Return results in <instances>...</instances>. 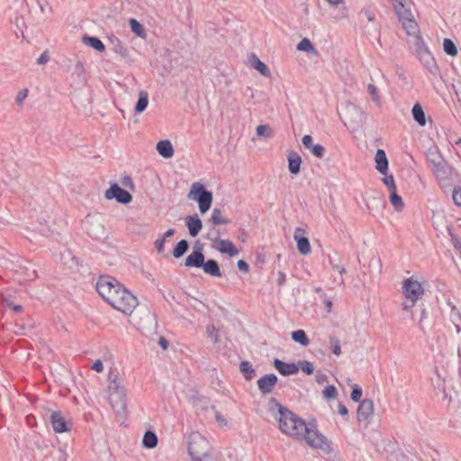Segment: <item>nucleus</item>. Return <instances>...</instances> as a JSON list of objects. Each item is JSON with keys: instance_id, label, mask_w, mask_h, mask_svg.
Wrapping results in <instances>:
<instances>
[{"instance_id": "603ef678", "label": "nucleus", "mask_w": 461, "mask_h": 461, "mask_svg": "<svg viewBox=\"0 0 461 461\" xmlns=\"http://www.w3.org/2000/svg\"><path fill=\"white\" fill-rule=\"evenodd\" d=\"M323 395L327 399L335 398L337 396V390L335 386L329 385L323 390Z\"/></svg>"}, {"instance_id": "f03ea898", "label": "nucleus", "mask_w": 461, "mask_h": 461, "mask_svg": "<svg viewBox=\"0 0 461 461\" xmlns=\"http://www.w3.org/2000/svg\"><path fill=\"white\" fill-rule=\"evenodd\" d=\"M209 440L198 431H193L188 437V454L191 461H213Z\"/></svg>"}, {"instance_id": "f8f14e48", "label": "nucleus", "mask_w": 461, "mask_h": 461, "mask_svg": "<svg viewBox=\"0 0 461 461\" xmlns=\"http://www.w3.org/2000/svg\"><path fill=\"white\" fill-rule=\"evenodd\" d=\"M208 239L212 242L218 244L215 249L222 254H227L230 257H235L239 254V249L235 245L229 240H221L219 237L212 238L208 235Z\"/></svg>"}, {"instance_id": "f3484780", "label": "nucleus", "mask_w": 461, "mask_h": 461, "mask_svg": "<svg viewBox=\"0 0 461 461\" xmlns=\"http://www.w3.org/2000/svg\"><path fill=\"white\" fill-rule=\"evenodd\" d=\"M185 225L190 236L196 237L203 228V222L198 215H190L185 218Z\"/></svg>"}, {"instance_id": "6e6d98bb", "label": "nucleus", "mask_w": 461, "mask_h": 461, "mask_svg": "<svg viewBox=\"0 0 461 461\" xmlns=\"http://www.w3.org/2000/svg\"><path fill=\"white\" fill-rule=\"evenodd\" d=\"M417 50L419 55H426L430 54L428 48L424 46V43L421 41L420 37L417 38Z\"/></svg>"}, {"instance_id": "6e6552de", "label": "nucleus", "mask_w": 461, "mask_h": 461, "mask_svg": "<svg viewBox=\"0 0 461 461\" xmlns=\"http://www.w3.org/2000/svg\"><path fill=\"white\" fill-rule=\"evenodd\" d=\"M402 293L407 300L418 301L424 294L422 285L413 277L405 279L402 283Z\"/></svg>"}, {"instance_id": "aec40b11", "label": "nucleus", "mask_w": 461, "mask_h": 461, "mask_svg": "<svg viewBox=\"0 0 461 461\" xmlns=\"http://www.w3.org/2000/svg\"><path fill=\"white\" fill-rule=\"evenodd\" d=\"M375 168L378 172L383 175H385L388 171V160L386 158V154L383 149H377L375 156Z\"/></svg>"}, {"instance_id": "4468645a", "label": "nucleus", "mask_w": 461, "mask_h": 461, "mask_svg": "<svg viewBox=\"0 0 461 461\" xmlns=\"http://www.w3.org/2000/svg\"><path fill=\"white\" fill-rule=\"evenodd\" d=\"M50 420L55 432L62 433L70 430L71 424L66 421L59 411H52Z\"/></svg>"}, {"instance_id": "5701e85b", "label": "nucleus", "mask_w": 461, "mask_h": 461, "mask_svg": "<svg viewBox=\"0 0 461 461\" xmlns=\"http://www.w3.org/2000/svg\"><path fill=\"white\" fill-rule=\"evenodd\" d=\"M156 148L158 154L165 158H170L174 155L173 146L168 140H159Z\"/></svg>"}, {"instance_id": "c756f323", "label": "nucleus", "mask_w": 461, "mask_h": 461, "mask_svg": "<svg viewBox=\"0 0 461 461\" xmlns=\"http://www.w3.org/2000/svg\"><path fill=\"white\" fill-rule=\"evenodd\" d=\"M240 370L247 381H250L255 376V369L252 364L249 361H241L240 364Z\"/></svg>"}, {"instance_id": "412c9836", "label": "nucleus", "mask_w": 461, "mask_h": 461, "mask_svg": "<svg viewBox=\"0 0 461 461\" xmlns=\"http://www.w3.org/2000/svg\"><path fill=\"white\" fill-rule=\"evenodd\" d=\"M203 272L209 276L214 277H221V272L219 267V264L214 259H208L203 261V265L202 266Z\"/></svg>"}, {"instance_id": "7ed1b4c3", "label": "nucleus", "mask_w": 461, "mask_h": 461, "mask_svg": "<svg viewBox=\"0 0 461 461\" xmlns=\"http://www.w3.org/2000/svg\"><path fill=\"white\" fill-rule=\"evenodd\" d=\"M394 10L408 35H416L419 27L411 11V0H391Z\"/></svg>"}, {"instance_id": "c9c22d12", "label": "nucleus", "mask_w": 461, "mask_h": 461, "mask_svg": "<svg viewBox=\"0 0 461 461\" xmlns=\"http://www.w3.org/2000/svg\"><path fill=\"white\" fill-rule=\"evenodd\" d=\"M130 26L132 32H134L138 37L145 39L147 37V33L144 26L139 23L136 19L131 18L130 20Z\"/></svg>"}, {"instance_id": "79ce46f5", "label": "nucleus", "mask_w": 461, "mask_h": 461, "mask_svg": "<svg viewBox=\"0 0 461 461\" xmlns=\"http://www.w3.org/2000/svg\"><path fill=\"white\" fill-rule=\"evenodd\" d=\"M112 43H113V51L115 54L120 55L122 57H125V56L129 55L128 49L126 47H124L118 39H115V41H112Z\"/></svg>"}, {"instance_id": "f704fd0d", "label": "nucleus", "mask_w": 461, "mask_h": 461, "mask_svg": "<svg viewBox=\"0 0 461 461\" xmlns=\"http://www.w3.org/2000/svg\"><path fill=\"white\" fill-rule=\"evenodd\" d=\"M292 339L300 345L306 347L310 344V340L303 330H297L292 332Z\"/></svg>"}, {"instance_id": "69168bd1", "label": "nucleus", "mask_w": 461, "mask_h": 461, "mask_svg": "<svg viewBox=\"0 0 461 461\" xmlns=\"http://www.w3.org/2000/svg\"><path fill=\"white\" fill-rule=\"evenodd\" d=\"M416 303H417L416 301L407 300L406 299V301L402 303V309L403 311H408L411 308H412L415 305Z\"/></svg>"}, {"instance_id": "cd10ccee", "label": "nucleus", "mask_w": 461, "mask_h": 461, "mask_svg": "<svg viewBox=\"0 0 461 461\" xmlns=\"http://www.w3.org/2000/svg\"><path fill=\"white\" fill-rule=\"evenodd\" d=\"M389 201L397 212L402 211L404 203L401 195L396 192V189L389 191Z\"/></svg>"}, {"instance_id": "e2e57ef3", "label": "nucleus", "mask_w": 461, "mask_h": 461, "mask_svg": "<svg viewBox=\"0 0 461 461\" xmlns=\"http://www.w3.org/2000/svg\"><path fill=\"white\" fill-rule=\"evenodd\" d=\"M122 184L125 187H129L130 189H133L134 188L133 181H132V179H131V177L130 176H124L122 180Z\"/></svg>"}, {"instance_id": "49530a36", "label": "nucleus", "mask_w": 461, "mask_h": 461, "mask_svg": "<svg viewBox=\"0 0 461 461\" xmlns=\"http://www.w3.org/2000/svg\"><path fill=\"white\" fill-rule=\"evenodd\" d=\"M330 263L331 265L332 269L338 271L340 276H342L346 273L345 267H343L339 266L338 263H336L331 257H330ZM338 283L339 285H343L344 280H343L342 276H340L339 278Z\"/></svg>"}, {"instance_id": "473e14b6", "label": "nucleus", "mask_w": 461, "mask_h": 461, "mask_svg": "<svg viewBox=\"0 0 461 461\" xmlns=\"http://www.w3.org/2000/svg\"><path fill=\"white\" fill-rule=\"evenodd\" d=\"M249 62L250 68H255L265 77H270L271 73L268 68L260 59H249Z\"/></svg>"}, {"instance_id": "13d9d810", "label": "nucleus", "mask_w": 461, "mask_h": 461, "mask_svg": "<svg viewBox=\"0 0 461 461\" xmlns=\"http://www.w3.org/2000/svg\"><path fill=\"white\" fill-rule=\"evenodd\" d=\"M207 333H208V336L213 339L214 343H217L219 341L218 331L214 326H208Z\"/></svg>"}, {"instance_id": "338daca9", "label": "nucleus", "mask_w": 461, "mask_h": 461, "mask_svg": "<svg viewBox=\"0 0 461 461\" xmlns=\"http://www.w3.org/2000/svg\"><path fill=\"white\" fill-rule=\"evenodd\" d=\"M92 368L93 370L96 371V372H102L104 370V365H103V362L101 360H96L93 366H92Z\"/></svg>"}, {"instance_id": "a211bd4d", "label": "nucleus", "mask_w": 461, "mask_h": 461, "mask_svg": "<svg viewBox=\"0 0 461 461\" xmlns=\"http://www.w3.org/2000/svg\"><path fill=\"white\" fill-rule=\"evenodd\" d=\"M274 366L283 375H291L298 372L299 366L294 363H285L278 358L274 360Z\"/></svg>"}, {"instance_id": "c03bdc74", "label": "nucleus", "mask_w": 461, "mask_h": 461, "mask_svg": "<svg viewBox=\"0 0 461 461\" xmlns=\"http://www.w3.org/2000/svg\"><path fill=\"white\" fill-rule=\"evenodd\" d=\"M423 66L433 75H438L439 69L436 59H424Z\"/></svg>"}, {"instance_id": "393cba45", "label": "nucleus", "mask_w": 461, "mask_h": 461, "mask_svg": "<svg viewBox=\"0 0 461 461\" xmlns=\"http://www.w3.org/2000/svg\"><path fill=\"white\" fill-rule=\"evenodd\" d=\"M82 41L86 46L91 47L94 50H98L100 52H103L105 50L104 44L102 42L101 40H99L96 37H92V36L85 35L82 38Z\"/></svg>"}, {"instance_id": "09e8293b", "label": "nucleus", "mask_w": 461, "mask_h": 461, "mask_svg": "<svg viewBox=\"0 0 461 461\" xmlns=\"http://www.w3.org/2000/svg\"><path fill=\"white\" fill-rule=\"evenodd\" d=\"M28 93H29V90L26 88L22 89L17 93L16 97H15V104L18 106L22 107L23 105V101L27 98Z\"/></svg>"}, {"instance_id": "20e7f679", "label": "nucleus", "mask_w": 461, "mask_h": 461, "mask_svg": "<svg viewBox=\"0 0 461 461\" xmlns=\"http://www.w3.org/2000/svg\"><path fill=\"white\" fill-rule=\"evenodd\" d=\"M115 278L112 276H101L96 283V291L111 306L113 304V299L118 297L119 292L122 288Z\"/></svg>"}, {"instance_id": "0eeeda50", "label": "nucleus", "mask_w": 461, "mask_h": 461, "mask_svg": "<svg viewBox=\"0 0 461 461\" xmlns=\"http://www.w3.org/2000/svg\"><path fill=\"white\" fill-rule=\"evenodd\" d=\"M300 438H304L307 444L312 448H318L324 452H330V446L328 439L318 430L312 429L307 426L305 434Z\"/></svg>"}, {"instance_id": "ddd939ff", "label": "nucleus", "mask_w": 461, "mask_h": 461, "mask_svg": "<svg viewBox=\"0 0 461 461\" xmlns=\"http://www.w3.org/2000/svg\"><path fill=\"white\" fill-rule=\"evenodd\" d=\"M277 382L278 378L275 374H268L260 377L258 380L257 384L260 393L263 395H266L271 393L274 391Z\"/></svg>"}, {"instance_id": "4be33fe9", "label": "nucleus", "mask_w": 461, "mask_h": 461, "mask_svg": "<svg viewBox=\"0 0 461 461\" xmlns=\"http://www.w3.org/2000/svg\"><path fill=\"white\" fill-rule=\"evenodd\" d=\"M110 384L108 386L110 396L112 394H121L125 393V389L121 385L120 379L118 375L113 373H110L109 375Z\"/></svg>"}, {"instance_id": "5fc2aeb1", "label": "nucleus", "mask_w": 461, "mask_h": 461, "mask_svg": "<svg viewBox=\"0 0 461 461\" xmlns=\"http://www.w3.org/2000/svg\"><path fill=\"white\" fill-rule=\"evenodd\" d=\"M450 319L453 323L461 322V313L456 306L451 307Z\"/></svg>"}, {"instance_id": "3c124183", "label": "nucleus", "mask_w": 461, "mask_h": 461, "mask_svg": "<svg viewBox=\"0 0 461 461\" xmlns=\"http://www.w3.org/2000/svg\"><path fill=\"white\" fill-rule=\"evenodd\" d=\"M383 183L387 186L389 191L396 189V185L393 175L387 176L382 179Z\"/></svg>"}, {"instance_id": "6ab92c4d", "label": "nucleus", "mask_w": 461, "mask_h": 461, "mask_svg": "<svg viewBox=\"0 0 461 461\" xmlns=\"http://www.w3.org/2000/svg\"><path fill=\"white\" fill-rule=\"evenodd\" d=\"M110 402L114 411L122 415L126 410V393L121 394H112L110 396Z\"/></svg>"}, {"instance_id": "7c9ffc66", "label": "nucleus", "mask_w": 461, "mask_h": 461, "mask_svg": "<svg viewBox=\"0 0 461 461\" xmlns=\"http://www.w3.org/2000/svg\"><path fill=\"white\" fill-rule=\"evenodd\" d=\"M189 249V243L185 240H181L175 246L172 255L175 258H179L184 256Z\"/></svg>"}, {"instance_id": "680f3d73", "label": "nucleus", "mask_w": 461, "mask_h": 461, "mask_svg": "<svg viewBox=\"0 0 461 461\" xmlns=\"http://www.w3.org/2000/svg\"><path fill=\"white\" fill-rule=\"evenodd\" d=\"M452 198L456 205L461 206V188L453 191Z\"/></svg>"}, {"instance_id": "37998d69", "label": "nucleus", "mask_w": 461, "mask_h": 461, "mask_svg": "<svg viewBox=\"0 0 461 461\" xmlns=\"http://www.w3.org/2000/svg\"><path fill=\"white\" fill-rule=\"evenodd\" d=\"M88 234L95 239H99L104 234V227L100 224L87 228Z\"/></svg>"}, {"instance_id": "4d7b16f0", "label": "nucleus", "mask_w": 461, "mask_h": 461, "mask_svg": "<svg viewBox=\"0 0 461 461\" xmlns=\"http://www.w3.org/2000/svg\"><path fill=\"white\" fill-rule=\"evenodd\" d=\"M165 243L166 240L162 237L155 240L154 246L158 253L161 254L165 251Z\"/></svg>"}, {"instance_id": "bf43d9fd", "label": "nucleus", "mask_w": 461, "mask_h": 461, "mask_svg": "<svg viewBox=\"0 0 461 461\" xmlns=\"http://www.w3.org/2000/svg\"><path fill=\"white\" fill-rule=\"evenodd\" d=\"M348 17V8L343 5L341 8L338 10V13L334 15V18L337 20L344 19Z\"/></svg>"}, {"instance_id": "774afa93", "label": "nucleus", "mask_w": 461, "mask_h": 461, "mask_svg": "<svg viewBox=\"0 0 461 461\" xmlns=\"http://www.w3.org/2000/svg\"><path fill=\"white\" fill-rule=\"evenodd\" d=\"M286 277L284 272H278L277 284L278 285H284L285 284Z\"/></svg>"}, {"instance_id": "c85d7f7f", "label": "nucleus", "mask_w": 461, "mask_h": 461, "mask_svg": "<svg viewBox=\"0 0 461 461\" xmlns=\"http://www.w3.org/2000/svg\"><path fill=\"white\" fill-rule=\"evenodd\" d=\"M149 104V95L145 91H140L139 99L135 105V113H141L144 112Z\"/></svg>"}, {"instance_id": "2f4dec72", "label": "nucleus", "mask_w": 461, "mask_h": 461, "mask_svg": "<svg viewBox=\"0 0 461 461\" xmlns=\"http://www.w3.org/2000/svg\"><path fill=\"white\" fill-rule=\"evenodd\" d=\"M142 444L146 448H154L158 445L157 435L151 430L146 431L142 438Z\"/></svg>"}, {"instance_id": "052dcab7", "label": "nucleus", "mask_w": 461, "mask_h": 461, "mask_svg": "<svg viewBox=\"0 0 461 461\" xmlns=\"http://www.w3.org/2000/svg\"><path fill=\"white\" fill-rule=\"evenodd\" d=\"M302 143L304 146V148L308 149H311L312 147L314 145L312 143V138L311 135H304L302 139Z\"/></svg>"}, {"instance_id": "8fccbe9b", "label": "nucleus", "mask_w": 461, "mask_h": 461, "mask_svg": "<svg viewBox=\"0 0 461 461\" xmlns=\"http://www.w3.org/2000/svg\"><path fill=\"white\" fill-rule=\"evenodd\" d=\"M298 366L307 375H312L314 371L312 363L307 360L299 362Z\"/></svg>"}, {"instance_id": "1a4fd4ad", "label": "nucleus", "mask_w": 461, "mask_h": 461, "mask_svg": "<svg viewBox=\"0 0 461 461\" xmlns=\"http://www.w3.org/2000/svg\"><path fill=\"white\" fill-rule=\"evenodd\" d=\"M104 197L107 200L115 199L118 203L122 204H127L132 200L131 194L120 187L116 183L112 184L110 188L104 192Z\"/></svg>"}, {"instance_id": "a878e982", "label": "nucleus", "mask_w": 461, "mask_h": 461, "mask_svg": "<svg viewBox=\"0 0 461 461\" xmlns=\"http://www.w3.org/2000/svg\"><path fill=\"white\" fill-rule=\"evenodd\" d=\"M411 113L413 116V119L415 120V122H417V123L419 125H420V126L426 125V122H427L426 115L423 111V108L421 107V105L419 103H417L413 105Z\"/></svg>"}, {"instance_id": "a19ab883", "label": "nucleus", "mask_w": 461, "mask_h": 461, "mask_svg": "<svg viewBox=\"0 0 461 461\" xmlns=\"http://www.w3.org/2000/svg\"><path fill=\"white\" fill-rule=\"evenodd\" d=\"M329 340L330 344V349L332 353L336 356H339L341 354V347L340 340L335 335L330 334L329 336Z\"/></svg>"}, {"instance_id": "4c0bfd02", "label": "nucleus", "mask_w": 461, "mask_h": 461, "mask_svg": "<svg viewBox=\"0 0 461 461\" xmlns=\"http://www.w3.org/2000/svg\"><path fill=\"white\" fill-rule=\"evenodd\" d=\"M296 50H300V51H306V52H310L312 53V55L314 56H317L318 53L317 51L315 50V49L313 48L312 42L310 41L309 39L307 38H303L296 46Z\"/></svg>"}, {"instance_id": "dca6fc26", "label": "nucleus", "mask_w": 461, "mask_h": 461, "mask_svg": "<svg viewBox=\"0 0 461 461\" xmlns=\"http://www.w3.org/2000/svg\"><path fill=\"white\" fill-rule=\"evenodd\" d=\"M205 258L202 251V247L199 246V249H194L185 260V266L186 267H196L200 268L203 265Z\"/></svg>"}, {"instance_id": "39448f33", "label": "nucleus", "mask_w": 461, "mask_h": 461, "mask_svg": "<svg viewBox=\"0 0 461 461\" xmlns=\"http://www.w3.org/2000/svg\"><path fill=\"white\" fill-rule=\"evenodd\" d=\"M188 197L198 202V207L202 213H205L212 203V194L199 182L192 185Z\"/></svg>"}, {"instance_id": "b1692460", "label": "nucleus", "mask_w": 461, "mask_h": 461, "mask_svg": "<svg viewBox=\"0 0 461 461\" xmlns=\"http://www.w3.org/2000/svg\"><path fill=\"white\" fill-rule=\"evenodd\" d=\"M302 158L296 152L288 155V168L291 174L297 175L300 172Z\"/></svg>"}, {"instance_id": "ea45409f", "label": "nucleus", "mask_w": 461, "mask_h": 461, "mask_svg": "<svg viewBox=\"0 0 461 461\" xmlns=\"http://www.w3.org/2000/svg\"><path fill=\"white\" fill-rule=\"evenodd\" d=\"M256 133L258 137L271 139L274 136L272 128L268 124L258 125L256 128Z\"/></svg>"}, {"instance_id": "bb28decb", "label": "nucleus", "mask_w": 461, "mask_h": 461, "mask_svg": "<svg viewBox=\"0 0 461 461\" xmlns=\"http://www.w3.org/2000/svg\"><path fill=\"white\" fill-rule=\"evenodd\" d=\"M347 113L352 117V121L356 123H359L366 118L364 112L354 104H348L347 106Z\"/></svg>"}, {"instance_id": "423d86ee", "label": "nucleus", "mask_w": 461, "mask_h": 461, "mask_svg": "<svg viewBox=\"0 0 461 461\" xmlns=\"http://www.w3.org/2000/svg\"><path fill=\"white\" fill-rule=\"evenodd\" d=\"M138 305L137 298L130 293L124 286L118 294V297L113 299L112 307L125 314H131Z\"/></svg>"}, {"instance_id": "9d476101", "label": "nucleus", "mask_w": 461, "mask_h": 461, "mask_svg": "<svg viewBox=\"0 0 461 461\" xmlns=\"http://www.w3.org/2000/svg\"><path fill=\"white\" fill-rule=\"evenodd\" d=\"M374 416V403L370 399H364L359 402L357 417L360 423L367 426Z\"/></svg>"}, {"instance_id": "72a5a7b5", "label": "nucleus", "mask_w": 461, "mask_h": 461, "mask_svg": "<svg viewBox=\"0 0 461 461\" xmlns=\"http://www.w3.org/2000/svg\"><path fill=\"white\" fill-rule=\"evenodd\" d=\"M210 221L213 225H220V224H227V223H229L230 220L225 218L222 215V212H221V211L220 209L214 208L212 210V215H211V218H210Z\"/></svg>"}, {"instance_id": "a18cd8bd", "label": "nucleus", "mask_w": 461, "mask_h": 461, "mask_svg": "<svg viewBox=\"0 0 461 461\" xmlns=\"http://www.w3.org/2000/svg\"><path fill=\"white\" fill-rule=\"evenodd\" d=\"M367 91L371 95L372 100L376 104L377 106H380L382 102L378 95L377 88L373 84H369L367 86Z\"/></svg>"}, {"instance_id": "2eb2a0df", "label": "nucleus", "mask_w": 461, "mask_h": 461, "mask_svg": "<svg viewBox=\"0 0 461 461\" xmlns=\"http://www.w3.org/2000/svg\"><path fill=\"white\" fill-rule=\"evenodd\" d=\"M432 169L435 176L439 181L449 179L453 170L452 167L445 159L432 167Z\"/></svg>"}, {"instance_id": "9b49d317", "label": "nucleus", "mask_w": 461, "mask_h": 461, "mask_svg": "<svg viewBox=\"0 0 461 461\" xmlns=\"http://www.w3.org/2000/svg\"><path fill=\"white\" fill-rule=\"evenodd\" d=\"M294 239L296 241V247L300 254L306 256L311 252V244L304 229L297 227L294 230Z\"/></svg>"}, {"instance_id": "0e129e2a", "label": "nucleus", "mask_w": 461, "mask_h": 461, "mask_svg": "<svg viewBox=\"0 0 461 461\" xmlns=\"http://www.w3.org/2000/svg\"><path fill=\"white\" fill-rule=\"evenodd\" d=\"M237 266L241 272L248 273L249 271V264L242 259L238 261Z\"/></svg>"}, {"instance_id": "de8ad7c7", "label": "nucleus", "mask_w": 461, "mask_h": 461, "mask_svg": "<svg viewBox=\"0 0 461 461\" xmlns=\"http://www.w3.org/2000/svg\"><path fill=\"white\" fill-rule=\"evenodd\" d=\"M310 150L318 158H322L325 153V149L321 144H314Z\"/></svg>"}, {"instance_id": "864d4df0", "label": "nucleus", "mask_w": 461, "mask_h": 461, "mask_svg": "<svg viewBox=\"0 0 461 461\" xmlns=\"http://www.w3.org/2000/svg\"><path fill=\"white\" fill-rule=\"evenodd\" d=\"M362 396V389L357 386V385H355L352 389V392H351V394H350V398L353 402H359L360 401V398Z\"/></svg>"}, {"instance_id": "58836bf2", "label": "nucleus", "mask_w": 461, "mask_h": 461, "mask_svg": "<svg viewBox=\"0 0 461 461\" xmlns=\"http://www.w3.org/2000/svg\"><path fill=\"white\" fill-rule=\"evenodd\" d=\"M443 50L445 53L448 56L455 57L457 55V48L455 42L451 39H444L443 41Z\"/></svg>"}, {"instance_id": "f257e3e1", "label": "nucleus", "mask_w": 461, "mask_h": 461, "mask_svg": "<svg viewBox=\"0 0 461 461\" xmlns=\"http://www.w3.org/2000/svg\"><path fill=\"white\" fill-rule=\"evenodd\" d=\"M267 411L276 420L280 430L290 437L301 438L307 430L305 421L288 408L281 405L276 398H270L267 402Z\"/></svg>"}, {"instance_id": "e433bc0d", "label": "nucleus", "mask_w": 461, "mask_h": 461, "mask_svg": "<svg viewBox=\"0 0 461 461\" xmlns=\"http://www.w3.org/2000/svg\"><path fill=\"white\" fill-rule=\"evenodd\" d=\"M427 159L432 167L440 163L444 158L437 148H430L427 152Z\"/></svg>"}]
</instances>
